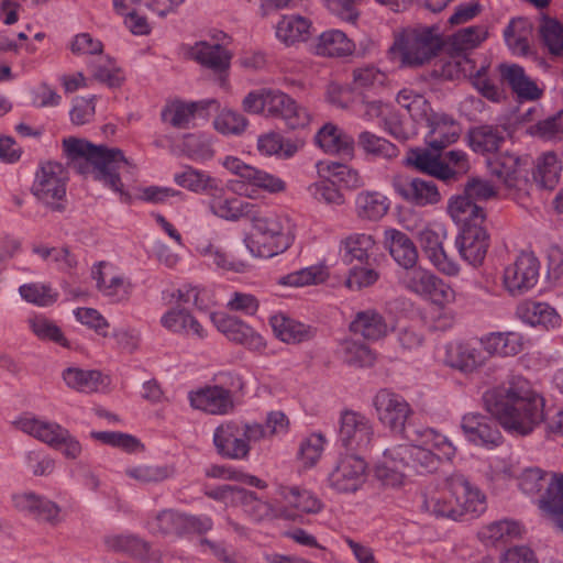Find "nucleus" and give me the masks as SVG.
Here are the masks:
<instances>
[{"label":"nucleus","instance_id":"1","mask_svg":"<svg viewBox=\"0 0 563 563\" xmlns=\"http://www.w3.org/2000/svg\"><path fill=\"white\" fill-rule=\"evenodd\" d=\"M482 399L484 409L511 435H529L544 418V399L522 376L488 388Z\"/></svg>","mask_w":563,"mask_h":563},{"label":"nucleus","instance_id":"2","mask_svg":"<svg viewBox=\"0 0 563 563\" xmlns=\"http://www.w3.org/2000/svg\"><path fill=\"white\" fill-rule=\"evenodd\" d=\"M423 444H399L386 449L375 464V477L384 485L399 487L404 484L406 470L424 475L434 472L440 460L451 461L456 454V448L444 434L433 429L422 433Z\"/></svg>","mask_w":563,"mask_h":563},{"label":"nucleus","instance_id":"3","mask_svg":"<svg viewBox=\"0 0 563 563\" xmlns=\"http://www.w3.org/2000/svg\"><path fill=\"white\" fill-rule=\"evenodd\" d=\"M63 148L67 159L78 173L92 174L95 180L120 195L121 198L129 197L119 173L122 166L129 165V161L120 148L95 145L77 137L64 139Z\"/></svg>","mask_w":563,"mask_h":563},{"label":"nucleus","instance_id":"4","mask_svg":"<svg viewBox=\"0 0 563 563\" xmlns=\"http://www.w3.org/2000/svg\"><path fill=\"white\" fill-rule=\"evenodd\" d=\"M242 108L250 114L280 120L291 130L305 129L311 122L309 110L278 88L263 87L250 91L242 101Z\"/></svg>","mask_w":563,"mask_h":563},{"label":"nucleus","instance_id":"5","mask_svg":"<svg viewBox=\"0 0 563 563\" xmlns=\"http://www.w3.org/2000/svg\"><path fill=\"white\" fill-rule=\"evenodd\" d=\"M402 286L411 294L429 301L439 311L434 328L446 329L454 321L450 308L456 301V290L445 280L427 268L413 266L401 276Z\"/></svg>","mask_w":563,"mask_h":563},{"label":"nucleus","instance_id":"6","mask_svg":"<svg viewBox=\"0 0 563 563\" xmlns=\"http://www.w3.org/2000/svg\"><path fill=\"white\" fill-rule=\"evenodd\" d=\"M438 26L416 25L402 29L391 47L398 54L401 65L418 67L429 63L443 47Z\"/></svg>","mask_w":563,"mask_h":563},{"label":"nucleus","instance_id":"7","mask_svg":"<svg viewBox=\"0 0 563 563\" xmlns=\"http://www.w3.org/2000/svg\"><path fill=\"white\" fill-rule=\"evenodd\" d=\"M368 477V464L355 453L339 454L328 472L327 486L336 494H355L363 488Z\"/></svg>","mask_w":563,"mask_h":563},{"label":"nucleus","instance_id":"8","mask_svg":"<svg viewBox=\"0 0 563 563\" xmlns=\"http://www.w3.org/2000/svg\"><path fill=\"white\" fill-rule=\"evenodd\" d=\"M487 168L514 197L526 194L529 187L528 156H520L511 152H504L487 158Z\"/></svg>","mask_w":563,"mask_h":563},{"label":"nucleus","instance_id":"9","mask_svg":"<svg viewBox=\"0 0 563 563\" xmlns=\"http://www.w3.org/2000/svg\"><path fill=\"white\" fill-rule=\"evenodd\" d=\"M68 173L58 162L42 163L35 174L32 194L54 211H63Z\"/></svg>","mask_w":563,"mask_h":563},{"label":"nucleus","instance_id":"10","mask_svg":"<svg viewBox=\"0 0 563 563\" xmlns=\"http://www.w3.org/2000/svg\"><path fill=\"white\" fill-rule=\"evenodd\" d=\"M185 0H112L113 10L123 18V23L133 35L143 36L151 33L147 18L141 14L133 4H142L158 16L173 13Z\"/></svg>","mask_w":563,"mask_h":563},{"label":"nucleus","instance_id":"11","mask_svg":"<svg viewBox=\"0 0 563 563\" xmlns=\"http://www.w3.org/2000/svg\"><path fill=\"white\" fill-rule=\"evenodd\" d=\"M540 262L530 251H520L503 269V286L510 296H521L538 284Z\"/></svg>","mask_w":563,"mask_h":563},{"label":"nucleus","instance_id":"12","mask_svg":"<svg viewBox=\"0 0 563 563\" xmlns=\"http://www.w3.org/2000/svg\"><path fill=\"white\" fill-rule=\"evenodd\" d=\"M213 444L219 455L233 461L247 460L251 445L257 443L251 439L247 431V421H224L213 432Z\"/></svg>","mask_w":563,"mask_h":563},{"label":"nucleus","instance_id":"13","mask_svg":"<svg viewBox=\"0 0 563 563\" xmlns=\"http://www.w3.org/2000/svg\"><path fill=\"white\" fill-rule=\"evenodd\" d=\"M91 277L99 294L112 303L126 301L132 295L131 279L111 262L95 263L91 267Z\"/></svg>","mask_w":563,"mask_h":563},{"label":"nucleus","instance_id":"14","mask_svg":"<svg viewBox=\"0 0 563 563\" xmlns=\"http://www.w3.org/2000/svg\"><path fill=\"white\" fill-rule=\"evenodd\" d=\"M374 428L362 412L345 409L339 418L338 442L347 451H366L373 442Z\"/></svg>","mask_w":563,"mask_h":563},{"label":"nucleus","instance_id":"15","mask_svg":"<svg viewBox=\"0 0 563 563\" xmlns=\"http://www.w3.org/2000/svg\"><path fill=\"white\" fill-rule=\"evenodd\" d=\"M443 350V364L464 375L477 373L487 364V356L473 340H453Z\"/></svg>","mask_w":563,"mask_h":563},{"label":"nucleus","instance_id":"16","mask_svg":"<svg viewBox=\"0 0 563 563\" xmlns=\"http://www.w3.org/2000/svg\"><path fill=\"white\" fill-rule=\"evenodd\" d=\"M279 503V516L283 519L295 520L303 514H319L324 505L311 490L300 486L280 485L276 490Z\"/></svg>","mask_w":563,"mask_h":563},{"label":"nucleus","instance_id":"17","mask_svg":"<svg viewBox=\"0 0 563 563\" xmlns=\"http://www.w3.org/2000/svg\"><path fill=\"white\" fill-rule=\"evenodd\" d=\"M448 485L452 488L459 521L478 518L486 511V495L464 475L452 474Z\"/></svg>","mask_w":563,"mask_h":563},{"label":"nucleus","instance_id":"18","mask_svg":"<svg viewBox=\"0 0 563 563\" xmlns=\"http://www.w3.org/2000/svg\"><path fill=\"white\" fill-rule=\"evenodd\" d=\"M562 482L563 474L550 473L539 467L526 468L518 477L519 489L530 497H538V507L547 516L550 510L544 504L551 496H559L558 486Z\"/></svg>","mask_w":563,"mask_h":563},{"label":"nucleus","instance_id":"19","mask_svg":"<svg viewBox=\"0 0 563 563\" xmlns=\"http://www.w3.org/2000/svg\"><path fill=\"white\" fill-rule=\"evenodd\" d=\"M374 407L379 422L397 434L405 431L406 423L413 413L411 406L402 396L387 389L376 394Z\"/></svg>","mask_w":563,"mask_h":563},{"label":"nucleus","instance_id":"20","mask_svg":"<svg viewBox=\"0 0 563 563\" xmlns=\"http://www.w3.org/2000/svg\"><path fill=\"white\" fill-rule=\"evenodd\" d=\"M445 230L443 227H427L419 233V241L431 264L443 275L456 277L461 272L460 264L450 257L443 247Z\"/></svg>","mask_w":563,"mask_h":563},{"label":"nucleus","instance_id":"21","mask_svg":"<svg viewBox=\"0 0 563 563\" xmlns=\"http://www.w3.org/2000/svg\"><path fill=\"white\" fill-rule=\"evenodd\" d=\"M461 429L466 440L476 446L494 450L504 443V437L496 423L484 415H464Z\"/></svg>","mask_w":563,"mask_h":563},{"label":"nucleus","instance_id":"22","mask_svg":"<svg viewBox=\"0 0 563 563\" xmlns=\"http://www.w3.org/2000/svg\"><path fill=\"white\" fill-rule=\"evenodd\" d=\"M395 192L407 203L416 207L434 206L441 200L438 186L432 180L419 177H395Z\"/></svg>","mask_w":563,"mask_h":563},{"label":"nucleus","instance_id":"23","mask_svg":"<svg viewBox=\"0 0 563 563\" xmlns=\"http://www.w3.org/2000/svg\"><path fill=\"white\" fill-rule=\"evenodd\" d=\"M489 244V234L484 224L462 228L455 238V247L461 258L475 268L484 263Z\"/></svg>","mask_w":563,"mask_h":563},{"label":"nucleus","instance_id":"24","mask_svg":"<svg viewBox=\"0 0 563 563\" xmlns=\"http://www.w3.org/2000/svg\"><path fill=\"white\" fill-rule=\"evenodd\" d=\"M13 508L25 517L45 521L53 526L59 522L60 507L45 496L33 492H21L12 495Z\"/></svg>","mask_w":563,"mask_h":563},{"label":"nucleus","instance_id":"25","mask_svg":"<svg viewBox=\"0 0 563 563\" xmlns=\"http://www.w3.org/2000/svg\"><path fill=\"white\" fill-rule=\"evenodd\" d=\"M222 165L243 181L269 194L284 192L287 188L286 183L278 176L247 165L239 157L227 156Z\"/></svg>","mask_w":563,"mask_h":563},{"label":"nucleus","instance_id":"26","mask_svg":"<svg viewBox=\"0 0 563 563\" xmlns=\"http://www.w3.org/2000/svg\"><path fill=\"white\" fill-rule=\"evenodd\" d=\"M247 220L253 231H265L271 235L279 234L296 240V224L286 212L255 203Z\"/></svg>","mask_w":563,"mask_h":563},{"label":"nucleus","instance_id":"27","mask_svg":"<svg viewBox=\"0 0 563 563\" xmlns=\"http://www.w3.org/2000/svg\"><path fill=\"white\" fill-rule=\"evenodd\" d=\"M12 423L19 431L53 449H57V441L63 439V434H66V428L62 424L40 418L31 412L21 413Z\"/></svg>","mask_w":563,"mask_h":563},{"label":"nucleus","instance_id":"28","mask_svg":"<svg viewBox=\"0 0 563 563\" xmlns=\"http://www.w3.org/2000/svg\"><path fill=\"white\" fill-rule=\"evenodd\" d=\"M499 75L507 82L519 102H533L541 99L544 88L526 74L523 67L517 64H500Z\"/></svg>","mask_w":563,"mask_h":563},{"label":"nucleus","instance_id":"29","mask_svg":"<svg viewBox=\"0 0 563 563\" xmlns=\"http://www.w3.org/2000/svg\"><path fill=\"white\" fill-rule=\"evenodd\" d=\"M219 107L216 99L185 102L173 100L167 102L161 113L162 121L176 129H187L190 122L197 117H205L206 111L211 107Z\"/></svg>","mask_w":563,"mask_h":563},{"label":"nucleus","instance_id":"30","mask_svg":"<svg viewBox=\"0 0 563 563\" xmlns=\"http://www.w3.org/2000/svg\"><path fill=\"white\" fill-rule=\"evenodd\" d=\"M295 243L294 239L265 231H251L243 236V244L255 258H273L285 253Z\"/></svg>","mask_w":563,"mask_h":563},{"label":"nucleus","instance_id":"31","mask_svg":"<svg viewBox=\"0 0 563 563\" xmlns=\"http://www.w3.org/2000/svg\"><path fill=\"white\" fill-rule=\"evenodd\" d=\"M424 124L429 128L426 144L434 152H441L455 143L461 134L460 124L443 112H434Z\"/></svg>","mask_w":563,"mask_h":563},{"label":"nucleus","instance_id":"32","mask_svg":"<svg viewBox=\"0 0 563 563\" xmlns=\"http://www.w3.org/2000/svg\"><path fill=\"white\" fill-rule=\"evenodd\" d=\"M161 325L168 332L177 335H191L203 341L208 338V330L187 308L177 306L166 310L161 317Z\"/></svg>","mask_w":563,"mask_h":563},{"label":"nucleus","instance_id":"33","mask_svg":"<svg viewBox=\"0 0 563 563\" xmlns=\"http://www.w3.org/2000/svg\"><path fill=\"white\" fill-rule=\"evenodd\" d=\"M184 54L203 67L222 73L229 69L232 55L219 43L200 41L194 45H184Z\"/></svg>","mask_w":563,"mask_h":563},{"label":"nucleus","instance_id":"34","mask_svg":"<svg viewBox=\"0 0 563 563\" xmlns=\"http://www.w3.org/2000/svg\"><path fill=\"white\" fill-rule=\"evenodd\" d=\"M478 344L487 361L490 357H508L519 354L525 347V338L515 331L489 332L478 339Z\"/></svg>","mask_w":563,"mask_h":563},{"label":"nucleus","instance_id":"35","mask_svg":"<svg viewBox=\"0 0 563 563\" xmlns=\"http://www.w3.org/2000/svg\"><path fill=\"white\" fill-rule=\"evenodd\" d=\"M192 408L211 415H225L233 408L230 390L220 386H207L188 395Z\"/></svg>","mask_w":563,"mask_h":563},{"label":"nucleus","instance_id":"36","mask_svg":"<svg viewBox=\"0 0 563 563\" xmlns=\"http://www.w3.org/2000/svg\"><path fill=\"white\" fill-rule=\"evenodd\" d=\"M388 85V75L374 65L356 67L351 74V89L360 98L379 95Z\"/></svg>","mask_w":563,"mask_h":563},{"label":"nucleus","instance_id":"37","mask_svg":"<svg viewBox=\"0 0 563 563\" xmlns=\"http://www.w3.org/2000/svg\"><path fill=\"white\" fill-rule=\"evenodd\" d=\"M516 313L525 323L545 330L556 329L562 322L556 310L542 301L525 300L517 307Z\"/></svg>","mask_w":563,"mask_h":563},{"label":"nucleus","instance_id":"38","mask_svg":"<svg viewBox=\"0 0 563 563\" xmlns=\"http://www.w3.org/2000/svg\"><path fill=\"white\" fill-rule=\"evenodd\" d=\"M290 419L282 410H271L266 413L264 423L247 421V431L252 440L283 439L290 431Z\"/></svg>","mask_w":563,"mask_h":563},{"label":"nucleus","instance_id":"39","mask_svg":"<svg viewBox=\"0 0 563 563\" xmlns=\"http://www.w3.org/2000/svg\"><path fill=\"white\" fill-rule=\"evenodd\" d=\"M448 213L451 219L461 227V229L473 225H483L486 220L484 209L465 194L450 199Z\"/></svg>","mask_w":563,"mask_h":563},{"label":"nucleus","instance_id":"40","mask_svg":"<svg viewBox=\"0 0 563 563\" xmlns=\"http://www.w3.org/2000/svg\"><path fill=\"white\" fill-rule=\"evenodd\" d=\"M355 51L354 42L340 30H327L316 40L313 52L322 57H347Z\"/></svg>","mask_w":563,"mask_h":563},{"label":"nucleus","instance_id":"41","mask_svg":"<svg viewBox=\"0 0 563 563\" xmlns=\"http://www.w3.org/2000/svg\"><path fill=\"white\" fill-rule=\"evenodd\" d=\"M316 144L329 154L351 157L354 152V140L339 126L327 123L314 136Z\"/></svg>","mask_w":563,"mask_h":563},{"label":"nucleus","instance_id":"42","mask_svg":"<svg viewBox=\"0 0 563 563\" xmlns=\"http://www.w3.org/2000/svg\"><path fill=\"white\" fill-rule=\"evenodd\" d=\"M174 181L181 188L195 194L216 196L222 191L220 183L207 172L185 166L184 169L174 175Z\"/></svg>","mask_w":563,"mask_h":563},{"label":"nucleus","instance_id":"43","mask_svg":"<svg viewBox=\"0 0 563 563\" xmlns=\"http://www.w3.org/2000/svg\"><path fill=\"white\" fill-rule=\"evenodd\" d=\"M385 243L391 257L406 271L416 266L418 251L408 235L397 229H388L384 233Z\"/></svg>","mask_w":563,"mask_h":563},{"label":"nucleus","instance_id":"44","mask_svg":"<svg viewBox=\"0 0 563 563\" xmlns=\"http://www.w3.org/2000/svg\"><path fill=\"white\" fill-rule=\"evenodd\" d=\"M197 252L206 260L207 264L216 271L241 274L245 273L250 266L246 261L233 257L221 246L211 242L199 244L197 246Z\"/></svg>","mask_w":563,"mask_h":563},{"label":"nucleus","instance_id":"45","mask_svg":"<svg viewBox=\"0 0 563 563\" xmlns=\"http://www.w3.org/2000/svg\"><path fill=\"white\" fill-rule=\"evenodd\" d=\"M223 190L216 196H211L209 207L211 212L227 221H239L241 219H249V216L254 207V202L242 200L236 197H222Z\"/></svg>","mask_w":563,"mask_h":563},{"label":"nucleus","instance_id":"46","mask_svg":"<svg viewBox=\"0 0 563 563\" xmlns=\"http://www.w3.org/2000/svg\"><path fill=\"white\" fill-rule=\"evenodd\" d=\"M505 140V131L496 125H481L468 132L471 148L482 155L497 154Z\"/></svg>","mask_w":563,"mask_h":563},{"label":"nucleus","instance_id":"47","mask_svg":"<svg viewBox=\"0 0 563 563\" xmlns=\"http://www.w3.org/2000/svg\"><path fill=\"white\" fill-rule=\"evenodd\" d=\"M62 378L68 388L84 394L96 393L104 385V376L100 371L76 366L65 368Z\"/></svg>","mask_w":563,"mask_h":563},{"label":"nucleus","instance_id":"48","mask_svg":"<svg viewBox=\"0 0 563 563\" xmlns=\"http://www.w3.org/2000/svg\"><path fill=\"white\" fill-rule=\"evenodd\" d=\"M274 334L285 343H300L312 338L310 327L296 321L284 313H276L269 318Z\"/></svg>","mask_w":563,"mask_h":563},{"label":"nucleus","instance_id":"49","mask_svg":"<svg viewBox=\"0 0 563 563\" xmlns=\"http://www.w3.org/2000/svg\"><path fill=\"white\" fill-rule=\"evenodd\" d=\"M375 246L376 242L371 234L352 233L341 241L340 251L345 264H352L355 261L367 263Z\"/></svg>","mask_w":563,"mask_h":563},{"label":"nucleus","instance_id":"50","mask_svg":"<svg viewBox=\"0 0 563 563\" xmlns=\"http://www.w3.org/2000/svg\"><path fill=\"white\" fill-rule=\"evenodd\" d=\"M311 21L296 14L283 15L276 24V37L289 46L305 42L310 35Z\"/></svg>","mask_w":563,"mask_h":563},{"label":"nucleus","instance_id":"51","mask_svg":"<svg viewBox=\"0 0 563 563\" xmlns=\"http://www.w3.org/2000/svg\"><path fill=\"white\" fill-rule=\"evenodd\" d=\"M350 330L366 340L376 341L387 335L388 325L379 312L368 309L356 313Z\"/></svg>","mask_w":563,"mask_h":563},{"label":"nucleus","instance_id":"52","mask_svg":"<svg viewBox=\"0 0 563 563\" xmlns=\"http://www.w3.org/2000/svg\"><path fill=\"white\" fill-rule=\"evenodd\" d=\"M562 163L554 152L542 153L532 173L534 181L544 189H554L560 181Z\"/></svg>","mask_w":563,"mask_h":563},{"label":"nucleus","instance_id":"53","mask_svg":"<svg viewBox=\"0 0 563 563\" xmlns=\"http://www.w3.org/2000/svg\"><path fill=\"white\" fill-rule=\"evenodd\" d=\"M396 102L405 109L416 123H426L434 113L426 97L412 88H402L396 96Z\"/></svg>","mask_w":563,"mask_h":563},{"label":"nucleus","instance_id":"54","mask_svg":"<svg viewBox=\"0 0 563 563\" xmlns=\"http://www.w3.org/2000/svg\"><path fill=\"white\" fill-rule=\"evenodd\" d=\"M532 24L527 19H514L504 31L505 42L514 55L526 56L530 52Z\"/></svg>","mask_w":563,"mask_h":563},{"label":"nucleus","instance_id":"55","mask_svg":"<svg viewBox=\"0 0 563 563\" xmlns=\"http://www.w3.org/2000/svg\"><path fill=\"white\" fill-rule=\"evenodd\" d=\"M470 80L473 87L487 100L499 103L506 100L505 90L496 84L490 75V64L483 62L475 70H470Z\"/></svg>","mask_w":563,"mask_h":563},{"label":"nucleus","instance_id":"56","mask_svg":"<svg viewBox=\"0 0 563 563\" xmlns=\"http://www.w3.org/2000/svg\"><path fill=\"white\" fill-rule=\"evenodd\" d=\"M422 508L437 518H448L459 521L452 488L449 487L448 484L443 489L426 494Z\"/></svg>","mask_w":563,"mask_h":563},{"label":"nucleus","instance_id":"57","mask_svg":"<svg viewBox=\"0 0 563 563\" xmlns=\"http://www.w3.org/2000/svg\"><path fill=\"white\" fill-rule=\"evenodd\" d=\"M172 298L179 303L192 302L199 311H208L217 305L214 290L199 285H184L172 294Z\"/></svg>","mask_w":563,"mask_h":563},{"label":"nucleus","instance_id":"58","mask_svg":"<svg viewBox=\"0 0 563 563\" xmlns=\"http://www.w3.org/2000/svg\"><path fill=\"white\" fill-rule=\"evenodd\" d=\"M236 493L240 495L244 512L254 521L280 518L277 496L274 504H271L257 498L253 492L238 489Z\"/></svg>","mask_w":563,"mask_h":563},{"label":"nucleus","instance_id":"59","mask_svg":"<svg viewBox=\"0 0 563 563\" xmlns=\"http://www.w3.org/2000/svg\"><path fill=\"white\" fill-rule=\"evenodd\" d=\"M356 211L360 218L379 220L389 210V199L378 191H362L355 200Z\"/></svg>","mask_w":563,"mask_h":563},{"label":"nucleus","instance_id":"60","mask_svg":"<svg viewBox=\"0 0 563 563\" xmlns=\"http://www.w3.org/2000/svg\"><path fill=\"white\" fill-rule=\"evenodd\" d=\"M488 26L476 24L460 29L449 37V45L456 53H466L481 46L488 38Z\"/></svg>","mask_w":563,"mask_h":563},{"label":"nucleus","instance_id":"61","mask_svg":"<svg viewBox=\"0 0 563 563\" xmlns=\"http://www.w3.org/2000/svg\"><path fill=\"white\" fill-rule=\"evenodd\" d=\"M441 152L435 154L430 153L428 150H412L409 154L408 161L419 170L434 176L442 180H450L451 172L445 166V163L440 156Z\"/></svg>","mask_w":563,"mask_h":563},{"label":"nucleus","instance_id":"62","mask_svg":"<svg viewBox=\"0 0 563 563\" xmlns=\"http://www.w3.org/2000/svg\"><path fill=\"white\" fill-rule=\"evenodd\" d=\"M329 277L328 266L323 263H318L283 276L279 284L289 287H306L322 284Z\"/></svg>","mask_w":563,"mask_h":563},{"label":"nucleus","instance_id":"63","mask_svg":"<svg viewBox=\"0 0 563 563\" xmlns=\"http://www.w3.org/2000/svg\"><path fill=\"white\" fill-rule=\"evenodd\" d=\"M257 151L264 156L290 158L298 152V146L278 132H268L258 136Z\"/></svg>","mask_w":563,"mask_h":563},{"label":"nucleus","instance_id":"64","mask_svg":"<svg viewBox=\"0 0 563 563\" xmlns=\"http://www.w3.org/2000/svg\"><path fill=\"white\" fill-rule=\"evenodd\" d=\"M186 515L166 509L147 520L146 527L153 534L181 536L185 534L184 523Z\"/></svg>","mask_w":563,"mask_h":563}]
</instances>
